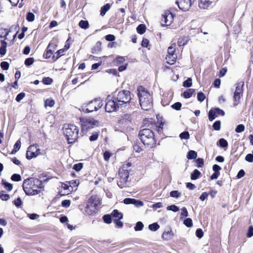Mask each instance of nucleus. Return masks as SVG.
<instances>
[{"label":"nucleus","mask_w":253,"mask_h":253,"mask_svg":"<svg viewBox=\"0 0 253 253\" xmlns=\"http://www.w3.org/2000/svg\"><path fill=\"white\" fill-rule=\"evenodd\" d=\"M98 137V134L96 132H93L89 137V140L91 141H95L97 139Z\"/></svg>","instance_id":"864d4df0"},{"label":"nucleus","mask_w":253,"mask_h":253,"mask_svg":"<svg viewBox=\"0 0 253 253\" xmlns=\"http://www.w3.org/2000/svg\"><path fill=\"white\" fill-rule=\"evenodd\" d=\"M65 51V49H61L58 50L55 53V54H57V57H56L55 60H57L59 57L61 56L63 54V53H64Z\"/></svg>","instance_id":"0e129e2a"},{"label":"nucleus","mask_w":253,"mask_h":253,"mask_svg":"<svg viewBox=\"0 0 253 253\" xmlns=\"http://www.w3.org/2000/svg\"><path fill=\"white\" fill-rule=\"evenodd\" d=\"M197 156V153L195 151L190 150L189 151L187 157L188 159H194L196 158Z\"/></svg>","instance_id":"2f4dec72"},{"label":"nucleus","mask_w":253,"mask_h":253,"mask_svg":"<svg viewBox=\"0 0 253 253\" xmlns=\"http://www.w3.org/2000/svg\"><path fill=\"white\" fill-rule=\"evenodd\" d=\"M179 136L181 139H188L190 136L188 131H184L181 133Z\"/></svg>","instance_id":"a18cd8bd"},{"label":"nucleus","mask_w":253,"mask_h":253,"mask_svg":"<svg viewBox=\"0 0 253 253\" xmlns=\"http://www.w3.org/2000/svg\"><path fill=\"white\" fill-rule=\"evenodd\" d=\"M245 130V126L243 125H239L237 126L235 131L237 133H240L244 131Z\"/></svg>","instance_id":"37998d69"},{"label":"nucleus","mask_w":253,"mask_h":253,"mask_svg":"<svg viewBox=\"0 0 253 253\" xmlns=\"http://www.w3.org/2000/svg\"><path fill=\"white\" fill-rule=\"evenodd\" d=\"M143 224L141 221H138L136 223V225L134 227L135 231H141L143 228Z\"/></svg>","instance_id":"ea45409f"},{"label":"nucleus","mask_w":253,"mask_h":253,"mask_svg":"<svg viewBox=\"0 0 253 253\" xmlns=\"http://www.w3.org/2000/svg\"><path fill=\"white\" fill-rule=\"evenodd\" d=\"M138 96L141 108L146 111L153 107L152 94L142 86L137 88Z\"/></svg>","instance_id":"f257e3e1"},{"label":"nucleus","mask_w":253,"mask_h":253,"mask_svg":"<svg viewBox=\"0 0 253 253\" xmlns=\"http://www.w3.org/2000/svg\"><path fill=\"white\" fill-rule=\"evenodd\" d=\"M54 104L55 102L53 99L52 98H48L45 101L44 106L45 107L47 106L52 107L54 106Z\"/></svg>","instance_id":"7c9ffc66"},{"label":"nucleus","mask_w":253,"mask_h":253,"mask_svg":"<svg viewBox=\"0 0 253 253\" xmlns=\"http://www.w3.org/2000/svg\"><path fill=\"white\" fill-rule=\"evenodd\" d=\"M55 48V45L53 43H49L48 44L47 49H46V58H49L51 55L52 54V49Z\"/></svg>","instance_id":"6ab92c4d"},{"label":"nucleus","mask_w":253,"mask_h":253,"mask_svg":"<svg viewBox=\"0 0 253 253\" xmlns=\"http://www.w3.org/2000/svg\"><path fill=\"white\" fill-rule=\"evenodd\" d=\"M105 39L107 41L112 42L115 40V37L113 35H108L105 36Z\"/></svg>","instance_id":"338daca9"},{"label":"nucleus","mask_w":253,"mask_h":253,"mask_svg":"<svg viewBox=\"0 0 253 253\" xmlns=\"http://www.w3.org/2000/svg\"><path fill=\"white\" fill-rule=\"evenodd\" d=\"M188 42V38L185 36L181 37L178 39V45L179 46H184Z\"/></svg>","instance_id":"4be33fe9"},{"label":"nucleus","mask_w":253,"mask_h":253,"mask_svg":"<svg viewBox=\"0 0 253 253\" xmlns=\"http://www.w3.org/2000/svg\"><path fill=\"white\" fill-rule=\"evenodd\" d=\"M177 59L176 54H168L166 57V60L168 64L172 65L173 64Z\"/></svg>","instance_id":"a211bd4d"},{"label":"nucleus","mask_w":253,"mask_h":253,"mask_svg":"<svg viewBox=\"0 0 253 253\" xmlns=\"http://www.w3.org/2000/svg\"><path fill=\"white\" fill-rule=\"evenodd\" d=\"M103 105V102L100 98H96L90 101L85 106L83 107L82 111L84 113L96 111L101 108Z\"/></svg>","instance_id":"0eeeda50"},{"label":"nucleus","mask_w":253,"mask_h":253,"mask_svg":"<svg viewBox=\"0 0 253 253\" xmlns=\"http://www.w3.org/2000/svg\"><path fill=\"white\" fill-rule=\"evenodd\" d=\"M113 98L119 105H126L131 100L130 92L125 90L116 91L113 94Z\"/></svg>","instance_id":"39448f33"},{"label":"nucleus","mask_w":253,"mask_h":253,"mask_svg":"<svg viewBox=\"0 0 253 253\" xmlns=\"http://www.w3.org/2000/svg\"><path fill=\"white\" fill-rule=\"evenodd\" d=\"M146 27L144 24H140L137 27V31L140 34H143L145 33Z\"/></svg>","instance_id":"473e14b6"},{"label":"nucleus","mask_w":253,"mask_h":253,"mask_svg":"<svg viewBox=\"0 0 253 253\" xmlns=\"http://www.w3.org/2000/svg\"><path fill=\"white\" fill-rule=\"evenodd\" d=\"M245 160L248 162L252 163L253 162V155L252 154H248L245 157Z\"/></svg>","instance_id":"052dcab7"},{"label":"nucleus","mask_w":253,"mask_h":253,"mask_svg":"<svg viewBox=\"0 0 253 253\" xmlns=\"http://www.w3.org/2000/svg\"><path fill=\"white\" fill-rule=\"evenodd\" d=\"M205 95L203 92H200L198 93L197 99L198 100V101L200 102H203L205 100Z\"/></svg>","instance_id":"de8ad7c7"},{"label":"nucleus","mask_w":253,"mask_h":253,"mask_svg":"<svg viewBox=\"0 0 253 253\" xmlns=\"http://www.w3.org/2000/svg\"><path fill=\"white\" fill-rule=\"evenodd\" d=\"M52 82V79L49 77L44 78L42 80V83L45 84H50Z\"/></svg>","instance_id":"8fccbe9b"},{"label":"nucleus","mask_w":253,"mask_h":253,"mask_svg":"<svg viewBox=\"0 0 253 253\" xmlns=\"http://www.w3.org/2000/svg\"><path fill=\"white\" fill-rule=\"evenodd\" d=\"M26 19L28 22H33L35 20V15L31 12H28L26 16Z\"/></svg>","instance_id":"f704fd0d"},{"label":"nucleus","mask_w":253,"mask_h":253,"mask_svg":"<svg viewBox=\"0 0 253 253\" xmlns=\"http://www.w3.org/2000/svg\"><path fill=\"white\" fill-rule=\"evenodd\" d=\"M119 175L120 177V180L118 182V185L121 188L125 186L129 176L128 170L124 169H121L119 171Z\"/></svg>","instance_id":"1a4fd4ad"},{"label":"nucleus","mask_w":253,"mask_h":253,"mask_svg":"<svg viewBox=\"0 0 253 253\" xmlns=\"http://www.w3.org/2000/svg\"><path fill=\"white\" fill-rule=\"evenodd\" d=\"M125 58L122 56H118L114 60V63L116 65H118L123 63L125 61Z\"/></svg>","instance_id":"4c0bfd02"},{"label":"nucleus","mask_w":253,"mask_h":253,"mask_svg":"<svg viewBox=\"0 0 253 253\" xmlns=\"http://www.w3.org/2000/svg\"><path fill=\"white\" fill-rule=\"evenodd\" d=\"M34 59L33 58H28L25 60V64L26 66H30L33 64Z\"/></svg>","instance_id":"13d9d810"},{"label":"nucleus","mask_w":253,"mask_h":253,"mask_svg":"<svg viewBox=\"0 0 253 253\" xmlns=\"http://www.w3.org/2000/svg\"><path fill=\"white\" fill-rule=\"evenodd\" d=\"M104 221L108 224L112 222V216L111 215L106 214L103 216Z\"/></svg>","instance_id":"58836bf2"},{"label":"nucleus","mask_w":253,"mask_h":253,"mask_svg":"<svg viewBox=\"0 0 253 253\" xmlns=\"http://www.w3.org/2000/svg\"><path fill=\"white\" fill-rule=\"evenodd\" d=\"M195 92V89L193 88H189L186 90L183 93V96L185 98H190L192 94Z\"/></svg>","instance_id":"b1692460"},{"label":"nucleus","mask_w":253,"mask_h":253,"mask_svg":"<svg viewBox=\"0 0 253 253\" xmlns=\"http://www.w3.org/2000/svg\"><path fill=\"white\" fill-rule=\"evenodd\" d=\"M194 1L195 0H177L176 3L180 9L183 11H187Z\"/></svg>","instance_id":"ddd939ff"},{"label":"nucleus","mask_w":253,"mask_h":253,"mask_svg":"<svg viewBox=\"0 0 253 253\" xmlns=\"http://www.w3.org/2000/svg\"><path fill=\"white\" fill-rule=\"evenodd\" d=\"M109 96H108V101L106 103L105 110L108 112H113L117 110V108L119 107V105L116 100L115 99L109 100Z\"/></svg>","instance_id":"4468645a"},{"label":"nucleus","mask_w":253,"mask_h":253,"mask_svg":"<svg viewBox=\"0 0 253 253\" xmlns=\"http://www.w3.org/2000/svg\"><path fill=\"white\" fill-rule=\"evenodd\" d=\"M13 203L15 206L17 208L20 207L22 204V201L20 198H18L16 200H15Z\"/></svg>","instance_id":"603ef678"},{"label":"nucleus","mask_w":253,"mask_h":253,"mask_svg":"<svg viewBox=\"0 0 253 253\" xmlns=\"http://www.w3.org/2000/svg\"><path fill=\"white\" fill-rule=\"evenodd\" d=\"M79 26L83 29H86L89 27V24L87 21L81 20L79 23Z\"/></svg>","instance_id":"bb28decb"},{"label":"nucleus","mask_w":253,"mask_h":253,"mask_svg":"<svg viewBox=\"0 0 253 253\" xmlns=\"http://www.w3.org/2000/svg\"><path fill=\"white\" fill-rule=\"evenodd\" d=\"M247 236L249 238H250L253 236V227L252 226H250L249 227Z\"/></svg>","instance_id":"774afa93"},{"label":"nucleus","mask_w":253,"mask_h":253,"mask_svg":"<svg viewBox=\"0 0 253 253\" xmlns=\"http://www.w3.org/2000/svg\"><path fill=\"white\" fill-rule=\"evenodd\" d=\"M41 154L40 149L37 145H30L26 153V158L30 160Z\"/></svg>","instance_id":"9b49d317"},{"label":"nucleus","mask_w":253,"mask_h":253,"mask_svg":"<svg viewBox=\"0 0 253 253\" xmlns=\"http://www.w3.org/2000/svg\"><path fill=\"white\" fill-rule=\"evenodd\" d=\"M4 188L8 191H11L12 189V185L9 183L4 182L3 183Z\"/></svg>","instance_id":"e2e57ef3"},{"label":"nucleus","mask_w":253,"mask_h":253,"mask_svg":"<svg viewBox=\"0 0 253 253\" xmlns=\"http://www.w3.org/2000/svg\"><path fill=\"white\" fill-rule=\"evenodd\" d=\"M214 0H199V7L201 9H207Z\"/></svg>","instance_id":"f3484780"},{"label":"nucleus","mask_w":253,"mask_h":253,"mask_svg":"<svg viewBox=\"0 0 253 253\" xmlns=\"http://www.w3.org/2000/svg\"><path fill=\"white\" fill-rule=\"evenodd\" d=\"M174 236L173 232L171 229L169 228L165 230L162 236V238L165 240L168 241L171 239Z\"/></svg>","instance_id":"dca6fc26"},{"label":"nucleus","mask_w":253,"mask_h":253,"mask_svg":"<svg viewBox=\"0 0 253 253\" xmlns=\"http://www.w3.org/2000/svg\"><path fill=\"white\" fill-rule=\"evenodd\" d=\"M41 181L38 179H27L23 184V188L27 195H36L40 193L42 188Z\"/></svg>","instance_id":"f03ea898"},{"label":"nucleus","mask_w":253,"mask_h":253,"mask_svg":"<svg viewBox=\"0 0 253 253\" xmlns=\"http://www.w3.org/2000/svg\"><path fill=\"white\" fill-rule=\"evenodd\" d=\"M175 46L176 45L175 43L171 44L170 46L169 47L168 49V54H176L175 53Z\"/></svg>","instance_id":"cd10ccee"},{"label":"nucleus","mask_w":253,"mask_h":253,"mask_svg":"<svg viewBox=\"0 0 253 253\" xmlns=\"http://www.w3.org/2000/svg\"><path fill=\"white\" fill-rule=\"evenodd\" d=\"M196 236L199 238L203 237L204 233L201 229H198L196 231Z\"/></svg>","instance_id":"680f3d73"},{"label":"nucleus","mask_w":253,"mask_h":253,"mask_svg":"<svg viewBox=\"0 0 253 253\" xmlns=\"http://www.w3.org/2000/svg\"><path fill=\"white\" fill-rule=\"evenodd\" d=\"M110 5L109 3L106 4L105 5L101 8L100 15L103 16L105 15L107 11H108L110 8Z\"/></svg>","instance_id":"5701e85b"},{"label":"nucleus","mask_w":253,"mask_h":253,"mask_svg":"<svg viewBox=\"0 0 253 253\" xmlns=\"http://www.w3.org/2000/svg\"><path fill=\"white\" fill-rule=\"evenodd\" d=\"M6 46L7 42L4 41H2L1 42V46L0 47V54L1 55H4L6 54Z\"/></svg>","instance_id":"412c9836"},{"label":"nucleus","mask_w":253,"mask_h":253,"mask_svg":"<svg viewBox=\"0 0 253 253\" xmlns=\"http://www.w3.org/2000/svg\"><path fill=\"white\" fill-rule=\"evenodd\" d=\"M159 228L160 226L157 223L151 224L148 226L149 229L153 231H157Z\"/></svg>","instance_id":"c756f323"},{"label":"nucleus","mask_w":253,"mask_h":253,"mask_svg":"<svg viewBox=\"0 0 253 253\" xmlns=\"http://www.w3.org/2000/svg\"><path fill=\"white\" fill-rule=\"evenodd\" d=\"M173 19V15L169 11H165L161 19V24L163 26L170 25Z\"/></svg>","instance_id":"f8f14e48"},{"label":"nucleus","mask_w":253,"mask_h":253,"mask_svg":"<svg viewBox=\"0 0 253 253\" xmlns=\"http://www.w3.org/2000/svg\"><path fill=\"white\" fill-rule=\"evenodd\" d=\"M63 132L68 143H72L78 137L79 129L73 124H65L63 127Z\"/></svg>","instance_id":"7ed1b4c3"},{"label":"nucleus","mask_w":253,"mask_h":253,"mask_svg":"<svg viewBox=\"0 0 253 253\" xmlns=\"http://www.w3.org/2000/svg\"><path fill=\"white\" fill-rule=\"evenodd\" d=\"M111 156V154L109 151H105L103 154L104 159L105 161H108Z\"/></svg>","instance_id":"6e6d98bb"},{"label":"nucleus","mask_w":253,"mask_h":253,"mask_svg":"<svg viewBox=\"0 0 253 253\" xmlns=\"http://www.w3.org/2000/svg\"><path fill=\"white\" fill-rule=\"evenodd\" d=\"M11 179L14 181H19L21 180V177L18 174H14L11 176Z\"/></svg>","instance_id":"c03bdc74"},{"label":"nucleus","mask_w":253,"mask_h":253,"mask_svg":"<svg viewBox=\"0 0 253 253\" xmlns=\"http://www.w3.org/2000/svg\"><path fill=\"white\" fill-rule=\"evenodd\" d=\"M192 84V80L191 78H188L186 81L183 83V85L184 87H190Z\"/></svg>","instance_id":"c9c22d12"},{"label":"nucleus","mask_w":253,"mask_h":253,"mask_svg":"<svg viewBox=\"0 0 253 253\" xmlns=\"http://www.w3.org/2000/svg\"><path fill=\"white\" fill-rule=\"evenodd\" d=\"M167 209L168 211H171L174 212L178 211L179 210V208L177 206L174 205L168 206L167 208Z\"/></svg>","instance_id":"a19ab883"},{"label":"nucleus","mask_w":253,"mask_h":253,"mask_svg":"<svg viewBox=\"0 0 253 253\" xmlns=\"http://www.w3.org/2000/svg\"><path fill=\"white\" fill-rule=\"evenodd\" d=\"M184 224L187 227H191L193 225L192 220L190 218H187L184 221Z\"/></svg>","instance_id":"3c124183"},{"label":"nucleus","mask_w":253,"mask_h":253,"mask_svg":"<svg viewBox=\"0 0 253 253\" xmlns=\"http://www.w3.org/2000/svg\"><path fill=\"white\" fill-rule=\"evenodd\" d=\"M217 114L215 109H211L209 113V119L210 121H212L216 117Z\"/></svg>","instance_id":"393cba45"},{"label":"nucleus","mask_w":253,"mask_h":253,"mask_svg":"<svg viewBox=\"0 0 253 253\" xmlns=\"http://www.w3.org/2000/svg\"><path fill=\"white\" fill-rule=\"evenodd\" d=\"M220 147L223 148L227 147L228 146L227 141L224 138H220L218 141Z\"/></svg>","instance_id":"e433bc0d"},{"label":"nucleus","mask_w":253,"mask_h":253,"mask_svg":"<svg viewBox=\"0 0 253 253\" xmlns=\"http://www.w3.org/2000/svg\"><path fill=\"white\" fill-rule=\"evenodd\" d=\"M111 216L114 218V220L118 219H121L123 218V215L121 212L118 211V210H114L112 213Z\"/></svg>","instance_id":"aec40b11"},{"label":"nucleus","mask_w":253,"mask_h":253,"mask_svg":"<svg viewBox=\"0 0 253 253\" xmlns=\"http://www.w3.org/2000/svg\"><path fill=\"white\" fill-rule=\"evenodd\" d=\"M79 183V180L77 179L69 181V184L70 185L71 190L73 191V187H77Z\"/></svg>","instance_id":"c85d7f7f"},{"label":"nucleus","mask_w":253,"mask_h":253,"mask_svg":"<svg viewBox=\"0 0 253 253\" xmlns=\"http://www.w3.org/2000/svg\"><path fill=\"white\" fill-rule=\"evenodd\" d=\"M82 168L83 164L82 163H78L73 166V169L77 171H80L82 169Z\"/></svg>","instance_id":"5fc2aeb1"},{"label":"nucleus","mask_w":253,"mask_h":253,"mask_svg":"<svg viewBox=\"0 0 253 253\" xmlns=\"http://www.w3.org/2000/svg\"><path fill=\"white\" fill-rule=\"evenodd\" d=\"M21 146V141L18 140H17L14 145V149L12 151V153H16L18 150H19Z\"/></svg>","instance_id":"72a5a7b5"},{"label":"nucleus","mask_w":253,"mask_h":253,"mask_svg":"<svg viewBox=\"0 0 253 253\" xmlns=\"http://www.w3.org/2000/svg\"><path fill=\"white\" fill-rule=\"evenodd\" d=\"M25 94L23 92L20 93L18 94L16 97V100L17 102H20L21 100L23 99V98L25 97Z\"/></svg>","instance_id":"bf43d9fd"},{"label":"nucleus","mask_w":253,"mask_h":253,"mask_svg":"<svg viewBox=\"0 0 253 253\" xmlns=\"http://www.w3.org/2000/svg\"><path fill=\"white\" fill-rule=\"evenodd\" d=\"M236 90L234 94V105L237 106L243 94V87L244 85V82H240L236 84Z\"/></svg>","instance_id":"9d476101"},{"label":"nucleus","mask_w":253,"mask_h":253,"mask_svg":"<svg viewBox=\"0 0 253 253\" xmlns=\"http://www.w3.org/2000/svg\"><path fill=\"white\" fill-rule=\"evenodd\" d=\"M140 138L144 145L153 146L156 143L154 133L149 129H143L139 131Z\"/></svg>","instance_id":"20e7f679"},{"label":"nucleus","mask_w":253,"mask_h":253,"mask_svg":"<svg viewBox=\"0 0 253 253\" xmlns=\"http://www.w3.org/2000/svg\"><path fill=\"white\" fill-rule=\"evenodd\" d=\"M157 119L158 123L159 124V127L163 128L165 124V122L162 121L163 119L159 115H157Z\"/></svg>","instance_id":"49530a36"},{"label":"nucleus","mask_w":253,"mask_h":253,"mask_svg":"<svg viewBox=\"0 0 253 253\" xmlns=\"http://www.w3.org/2000/svg\"><path fill=\"white\" fill-rule=\"evenodd\" d=\"M123 202L125 204H133L136 207H142L143 206V203L139 200H136L134 199L126 198L124 200Z\"/></svg>","instance_id":"2eb2a0df"},{"label":"nucleus","mask_w":253,"mask_h":253,"mask_svg":"<svg viewBox=\"0 0 253 253\" xmlns=\"http://www.w3.org/2000/svg\"><path fill=\"white\" fill-rule=\"evenodd\" d=\"M221 123L219 121H217L213 124V129L215 130H219L220 129Z\"/></svg>","instance_id":"09e8293b"},{"label":"nucleus","mask_w":253,"mask_h":253,"mask_svg":"<svg viewBox=\"0 0 253 253\" xmlns=\"http://www.w3.org/2000/svg\"><path fill=\"white\" fill-rule=\"evenodd\" d=\"M1 68L4 70H7L9 68V64L7 62L3 61L0 63Z\"/></svg>","instance_id":"4d7b16f0"},{"label":"nucleus","mask_w":253,"mask_h":253,"mask_svg":"<svg viewBox=\"0 0 253 253\" xmlns=\"http://www.w3.org/2000/svg\"><path fill=\"white\" fill-rule=\"evenodd\" d=\"M172 107L176 110H179L181 107V103L180 102H176L172 105Z\"/></svg>","instance_id":"69168bd1"},{"label":"nucleus","mask_w":253,"mask_h":253,"mask_svg":"<svg viewBox=\"0 0 253 253\" xmlns=\"http://www.w3.org/2000/svg\"><path fill=\"white\" fill-rule=\"evenodd\" d=\"M83 131L90 129L98 125L97 121L92 118H82L80 119Z\"/></svg>","instance_id":"6e6552de"},{"label":"nucleus","mask_w":253,"mask_h":253,"mask_svg":"<svg viewBox=\"0 0 253 253\" xmlns=\"http://www.w3.org/2000/svg\"><path fill=\"white\" fill-rule=\"evenodd\" d=\"M201 174V172L197 169H195L191 175L192 180H196L198 179Z\"/></svg>","instance_id":"a878e982"},{"label":"nucleus","mask_w":253,"mask_h":253,"mask_svg":"<svg viewBox=\"0 0 253 253\" xmlns=\"http://www.w3.org/2000/svg\"><path fill=\"white\" fill-rule=\"evenodd\" d=\"M100 201L99 198L96 196H91L88 200L85 207V211L89 215H92L95 212L98 206L100 205Z\"/></svg>","instance_id":"423d86ee"},{"label":"nucleus","mask_w":253,"mask_h":253,"mask_svg":"<svg viewBox=\"0 0 253 253\" xmlns=\"http://www.w3.org/2000/svg\"><path fill=\"white\" fill-rule=\"evenodd\" d=\"M170 196L173 198H178L181 196V193L178 191L174 190L170 192Z\"/></svg>","instance_id":"79ce46f5"}]
</instances>
